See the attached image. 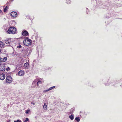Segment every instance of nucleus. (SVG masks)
<instances>
[{
	"mask_svg": "<svg viewBox=\"0 0 122 122\" xmlns=\"http://www.w3.org/2000/svg\"><path fill=\"white\" fill-rule=\"evenodd\" d=\"M32 43V41L31 40L27 37L24 40L23 42L24 44L26 46L31 45Z\"/></svg>",
	"mask_w": 122,
	"mask_h": 122,
	"instance_id": "1",
	"label": "nucleus"
},
{
	"mask_svg": "<svg viewBox=\"0 0 122 122\" xmlns=\"http://www.w3.org/2000/svg\"><path fill=\"white\" fill-rule=\"evenodd\" d=\"M16 31V29L14 27H10L8 30L7 32L9 34H15Z\"/></svg>",
	"mask_w": 122,
	"mask_h": 122,
	"instance_id": "2",
	"label": "nucleus"
},
{
	"mask_svg": "<svg viewBox=\"0 0 122 122\" xmlns=\"http://www.w3.org/2000/svg\"><path fill=\"white\" fill-rule=\"evenodd\" d=\"M5 64L4 63H2L0 64V71H5Z\"/></svg>",
	"mask_w": 122,
	"mask_h": 122,
	"instance_id": "3",
	"label": "nucleus"
},
{
	"mask_svg": "<svg viewBox=\"0 0 122 122\" xmlns=\"http://www.w3.org/2000/svg\"><path fill=\"white\" fill-rule=\"evenodd\" d=\"M6 80L7 82L10 83L12 82V79L10 76H9L7 77Z\"/></svg>",
	"mask_w": 122,
	"mask_h": 122,
	"instance_id": "4",
	"label": "nucleus"
},
{
	"mask_svg": "<svg viewBox=\"0 0 122 122\" xmlns=\"http://www.w3.org/2000/svg\"><path fill=\"white\" fill-rule=\"evenodd\" d=\"M25 74L24 71H23L20 70L18 73V75L20 76H23Z\"/></svg>",
	"mask_w": 122,
	"mask_h": 122,
	"instance_id": "5",
	"label": "nucleus"
},
{
	"mask_svg": "<svg viewBox=\"0 0 122 122\" xmlns=\"http://www.w3.org/2000/svg\"><path fill=\"white\" fill-rule=\"evenodd\" d=\"M11 15L12 17H15L17 16V13L15 12H12L11 13Z\"/></svg>",
	"mask_w": 122,
	"mask_h": 122,
	"instance_id": "6",
	"label": "nucleus"
},
{
	"mask_svg": "<svg viewBox=\"0 0 122 122\" xmlns=\"http://www.w3.org/2000/svg\"><path fill=\"white\" fill-rule=\"evenodd\" d=\"M22 34L23 36H27L28 35V33L27 31L24 30L22 31Z\"/></svg>",
	"mask_w": 122,
	"mask_h": 122,
	"instance_id": "7",
	"label": "nucleus"
},
{
	"mask_svg": "<svg viewBox=\"0 0 122 122\" xmlns=\"http://www.w3.org/2000/svg\"><path fill=\"white\" fill-rule=\"evenodd\" d=\"M5 75L4 74H1L0 75V79L1 80H3L5 79Z\"/></svg>",
	"mask_w": 122,
	"mask_h": 122,
	"instance_id": "8",
	"label": "nucleus"
},
{
	"mask_svg": "<svg viewBox=\"0 0 122 122\" xmlns=\"http://www.w3.org/2000/svg\"><path fill=\"white\" fill-rule=\"evenodd\" d=\"M5 46V44L2 41H0V47H4Z\"/></svg>",
	"mask_w": 122,
	"mask_h": 122,
	"instance_id": "9",
	"label": "nucleus"
},
{
	"mask_svg": "<svg viewBox=\"0 0 122 122\" xmlns=\"http://www.w3.org/2000/svg\"><path fill=\"white\" fill-rule=\"evenodd\" d=\"M7 59V58L6 57L1 58V62H3L6 61Z\"/></svg>",
	"mask_w": 122,
	"mask_h": 122,
	"instance_id": "10",
	"label": "nucleus"
},
{
	"mask_svg": "<svg viewBox=\"0 0 122 122\" xmlns=\"http://www.w3.org/2000/svg\"><path fill=\"white\" fill-rule=\"evenodd\" d=\"M29 65V64L27 63L26 62L24 64V66L25 68L27 69L28 68V67Z\"/></svg>",
	"mask_w": 122,
	"mask_h": 122,
	"instance_id": "11",
	"label": "nucleus"
},
{
	"mask_svg": "<svg viewBox=\"0 0 122 122\" xmlns=\"http://www.w3.org/2000/svg\"><path fill=\"white\" fill-rule=\"evenodd\" d=\"M43 109L45 110H47V107L46 103H44L43 106Z\"/></svg>",
	"mask_w": 122,
	"mask_h": 122,
	"instance_id": "12",
	"label": "nucleus"
},
{
	"mask_svg": "<svg viewBox=\"0 0 122 122\" xmlns=\"http://www.w3.org/2000/svg\"><path fill=\"white\" fill-rule=\"evenodd\" d=\"M11 42V40L10 39H8L5 41V43L7 44H10Z\"/></svg>",
	"mask_w": 122,
	"mask_h": 122,
	"instance_id": "13",
	"label": "nucleus"
},
{
	"mask_svg": "<svg viewBox=\"0 0 122 122\" xmlns=\"http://www.w3.org/2000/svg\"><path fill=\"white\" fill-rule=\"evenodd\" d=\"M37 80H35L33 82V85L35 84V85H37Z\"/></svg>",
	"mask_w": 122,
	"mask_h": 122,
	"instance_id": "14",
	"label": "nucleus"
},
{
	"mask_svg": "<svg viewBox=\"0 0 122 122\" xmlns=\"http://www.w3.org/2000/svg\"><path fill=\"white\" fill-rule=\"evenodd\" d=\"M69 118L71 120H73L74 118L73 115H71V116H69Z\"/></svg>",
	"mask_w": 122,
	"mask_h": 122,
	"instance_id": "15",
	"label": "nucleus"
},
{
	"mask_svg": "<svg viewBox=\"0 0 122 122\" xmlns=\"http://www.w3.org/2000/svg\"><path fill=\"white\" fill-rule=\"evenodd\" d=\"M75 120L79 122L80 121V119L79 117H76L75 118Z\"/></svg>",
	"mask_w": 122,
	"mask_h": 122,
	"instance_id": "16",
	"label": "nucleus"
},
{
	"mask_svg": "<svg viewBox=\"0 0 122 122\" xmlns=\"http://www.w3.org/2000/svg\"><path fill=\"white\" fill-rule=\"evenodd\" d=\"M42 83V82L40 81H37V85L38 86V84H41Z\"/></svg>",
	"mask_w": 122,
	"mask_h": 122,
	"instance_id": "17",
	"label": "nucleus"
},
{
	"mask_svg": "<svg viewBox=\"0 0 122 122\" xmlns=\"http://www.w3.org/2000/svg\"><path fill=\"white\" fill-rule=\"evenodd\" d=\"M30 110L29 109L25 111V113L26 114H28V113L30 112Z\"/></svg>",
	"mask_w": 122,
	"mask_h": 122,
	"instance_id": "18",
	"label": "nucleus"
},
{
	"mask_svg": "<svg viewBox=\"0 0 122 122\" xmlns=\"http://www.w3.org/2000/svg\"><path fill=\"white\" fill-rule=\"evenodd\" d=\"M8 9V7L7 6H6L4 10V12H5Z\"/></svg>",
	"mask_w": 122,
	"mask_h": 122,
	"instance_id": "19",
	"label": "nucleus"
},
{
	"mask_svg": "<svg viewBox=\"0 0 122 122\" xmlns=\"http://www.w3.org/2000/svg\"><path fill=\"white\" fill-rule=\"evenodd\" d=\"M29 120L28 118H26L25 120L24 121V122H26L27 121H29Z\"/></svg>",
	"mask_w": 122,
	"mask_h": 122,
	"instance_id": "20",
	"label": "nucleus"
},
{
	"mask_svg": "<svg viewBox=\"0 0 122 122\" xmlns=\"http://www.w3.org/2000/svg\"><path fill=\"white\" fill-rule=\"evenodd\" d=\"M14 122H21V121L19 120H17L16 121H14Z\"/></svg>",
	"mask_w": 122,
	"mask_h": 122,
	"instance_id": "21",
	"label": "nucleus"
},
{
	"mask_svg": "<svg viewBox=\"0 0 122 122\" xmlns=\"http://www.w3.org/2000/svg\"><path fill=\"white\" fill-rule=\"evenodd\" d=\"M49 89H48V90H44V91H43V92H47L49 91Z\"/></svg>",
	"mask_w": 122,
	"mask_h": 122,
	"instance_id": "22",
	"label": "nucleus"
},
{
	"mask_svg": "<svg viewBox=\"0 0 122 122\" xmlns=\"http://www.w3.org/2000/svg\"><path fill=\"white\" fill-rule=\"evenodd\" d=\"M53 89V87H50L49 89V90H52V89Z\"/></svg>",
	"mask_w": 122,
	"mask_h": 122,
	"instance_id": "23",
	"label": "nucleus"
},
{
	"mask_svg": "<svg viewBox=\"0 0 122 122\" xmlns=\"http://www.w3.org/2000/svg\"><path fill=\"white\" fill-rule=\"evenodd\" d=\"M19 48H20L21 47V46L20 45L19 46Z\"/></svg>",
	"mask_w": 122,
	"mask_h": 122,
	"instance_id": "24",
	"label": "nucleus"
},
{
	"mask_svg": "<svg viewBox=\"0 0 122 122\" xmlns=\"http://www.w3.org/2000/svg\"><path fill=\"white\" fill-rule=\"evenodd\" d=\"M31 104H33V105H35V104L34 103H32V102H31Z\"/></svg>",
	"mask_w": 122,
	"mask_h": 122,
	"instance_id": "25",
	"label": "nucleus"
},
{
	"mask_svg": "<svg viewBox=\"0 0 122 122\" xmlns=\"http://www.w3.org/2000/svg\"><path fill=\"white\" fill-rule=\"evenodd\" d=\"M52 87H53V88H55V86H54Z\"/></svg>",
	"mask_w": 122,
	"mask_h": 122,
	"instance_id": "26",
	"label": "nucleus"
},
{
	"mask_svg": "<svg viewBox=\"0 0 122 122\" xmlns=\"http://www.w3.org/2000/svg\"><path fill=\"white\" fill-rule=\"evenodd\" d=\"M7 69V70H8L9 69H10V68H9V67H8Z\"/></svg>",
	"mask_w": 122,
	"mask_h": 122,
	"instance_id": "27",
	"label": "nucleus"
},
{
	"mask_svg": "<svg viewBox=\"0 0 122 122\" xmlns=\"http://www.w3.org/2000/svg\"><path fill=\"white\" fill-rule=\"evenodd\" d=\"M1 58L0 57V62H1Z\"/></svg>",
	"mask_w": 122,
	"mask_h": 122,
	"instance_id": "28",
	"label": "nucleus"
},
{
	"mask_svg": "<svg viewBox=\"0 0 122 122\" xmlns=\"http://www.w3.org/2000/svg\"><path fill=\"white\" fill-rule=\"evenodd\" d=\"M2 11L0 10V13H1L2 12Z\"/></svg>",
	"mask_w": 122,
	"mask_h": 122,
	"instance_id": "29",
	"label": "nucleus"
}]
</instances>
